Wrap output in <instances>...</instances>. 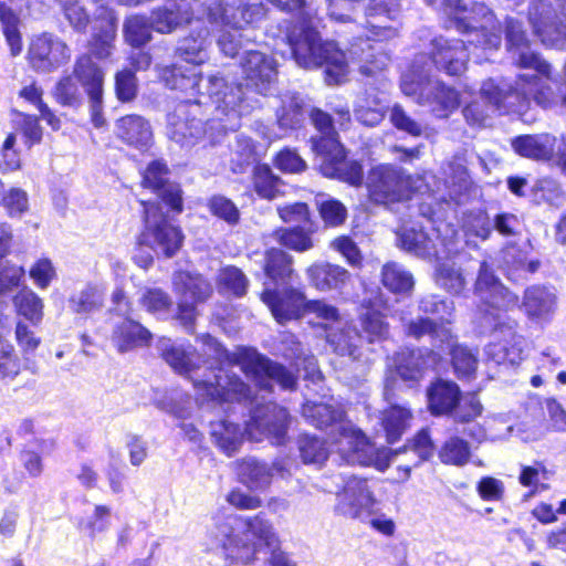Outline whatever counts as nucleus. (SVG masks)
I'll return each instance as SVG.
<instances>
[{
	"label": "nucleus",
	"instance_id": "nucleus-1",
	"mask_svg": "<svg viewBox=\"0 0 566 566\" xmlns=\"http://www.w3.org/2000/svg\"><path fill=\"white\" fill-rule=\"evenodd\" d=\"M209 534L229 557L242 564L251 563L261 547L273 546L276 542L271 525L259 516L216 521Z\"/></svg>",
	"mask_w": 566,
	"mask_h": 566
},
{
	"label": "nucleus",
	"instance_id": "nucleus-2",
	"mask_svg": "<svg viewBox=\"0 0 566 566\" xmlns=\"http://www.w3.org/2000/svg\"><path fill=\"white\" fill-rule=\"evenodd\" d=\"M314 126L319 136L312 138L313 150L321 158V171L329 178L340 179L352 186L363 181V168L357 161L345 159L343 146L336 138L331 116L319 109L311 113Z\"/></svg>",
	"mask_w": 566,
	"mask_h": 566
},
{
	"label": "nucleus",
	"instance_id": "nucleus-3",
	"mask_svg": "<svg viewBox=\"0 0 566 566\" xmlns=\"http://www.w3.org/2000/svg\"><path fill=\"white\" fill-rule=\"evenodd\" d=\"M290 42L298 65L306 69L325 65V81L329 85L346 81L348 64L335 43H322L313 29L302 30L298 36H291Z\"/></svg>",
	"mask_w": 566,
	"mask_h": 566
},
{
	"label": "nucleus",
	"instance_id": "nucleus-4",
	"mask_svg": "<svg viewBox=\"0 0 566 566\" xmlns=\"http://www.w3.org/2000/svg\"><path fill=\"white\" fill-rule=\"evenodd\" d=\"M332 444L339 457L349 464L374 467L385 471L390 465L391 451L376 449L367 437L350 423L337 426Z\"/></svg>",
	"mask_w": 566,
	"mask_h": 566
},
{
	"label": "nucleus",
	"instance_id": "nucleus-5",
	"mask_svg": "<svg viewBox=\"0 0 566 566\" xmlns=\"http://www.w3.org/2000/svg\"><path fill=\"white\" fill-rule=\"evenodd\" d=\"M144 230L139 234L140 247L149 248L155 254L171 258L182 245L184 235L179 228L169 223L157 202H143Z\"/></svg>",
	"mask_w": 566,
	"mask_h": 566
},
{
	"label": "nucleus",
	"instance_id": "nucleus-6",
	"mask_svg": "<svg viewBox=\"0 0 566 566\" xmlns=\"http://www.w3.org/2000/svg\"><path fill=\"white\" fill-rule=\"evenodd\" d=\"M366 188L373 202L387 206L409 200L417 187L413 178L400 168L381 164L369 170Z\"/></svg>",
	"mask_w": 566,
	"mask_h": 566
},
{
	"label": "nucleus",
	"instance_id": "nucleus-7",
	"mask_svg": "<svg viewBox=\"0 0 566 566\" xmlns=\"http://www.w3.org/2000/svg\"><path fill=\"white\" fill-rule=\"evenodd\" d=\"M401 88L405 95L415 97L419 104L430 105L440 117L448 116L460 103L457 92L429 77L416 80L413 75H405Z\"/></svg>",
	"mask_w": 566,
	"mask_h": 566
},
{
	"label": "nucleus",
	"instance_id": "nucleus-8",
	"mask_svg": "<svg viewBox=\"0 0 566 566\" xmlns=\"http://www.w3.org/2000/svg\"><path fill=\"white\" fill-rule=\"evenodd\" d=\"M174 289L179 297L177 319L191 331L198 315L196 304L211 296L212 285L200 274L181 271L174 276Z\"/></svg>",
	"mask_w": 566,
	"mask_h": 566
},
{
	"label": "nucleus",
	"instance_id": "nucleus-9",
	"mask_svg": "<svg viewBox=\"0 0 566 566\" xmlns=\"http://www.w3.org/2000/svg\"><path fill=\"white\" fill-rule=\"evenodd\" d=\"M378 501L367 479L349 476L336 493L335 510L346 517L361 518L369 516Z\"/></svg>",
	"mask_w": 566,
	"mask_h": 566
},
{
	"label": "nucleus",
	"instance_id": "nucleus-10",
	"mask_svg": "<svg viewBox=\"0 0 566 566\" xmlns=\"http://www.w3.org/2000/svg\"><path fill=\"white\" fill-rule=\"evenodd\" d=\"M28 59L41 72H53L71 59V50L59 36L42 33L31 40Z\"/></svg>",
	"mask_w": 566,
	"mask_h": 566
},
{
	"label": "nucleus",
	"instance_id": "nucleus-11",
	"mask_svg": "<svg viewBox=\"0 0 566 566\" xmlns=\"http://www.w3.org/2000/svg\"><path fill=\"white\" fill-rule=\"evenodd\" d=\"M242 369L262 389H268L271 380L284 389H293L296 384L295 377L283 366L271 363L254 350H245Z\"/></svg>",
	"mask_w": 566,
	"mask_h": 566
},
{
	"label": "nucleus",
	"instance_id": "nucleus-12",
	"mask_svg": "<svg viewBox=\"0 0 566 566\" xmlns=\"http://www.w3.org/2000/svg\"><path fill=\"white\" fill-rule=\"evenodd\" d=\"M505 32L507 50L511 52L517 65L534 69L545 76L546 80H549L551 65L531 51L530 41L526 38L525 31L522 29V23L513 18H507L505 20Z\"/></svg>",
	"mask_w": 566,
	"mask_h": 566
},
{
	"label": "nucleus",
	"instance_id": "nucleus-13",
	"mask_svg": "<svg viewBox=\"0 0 566 566\" xmlns=\"http://www.w3.org/2000/svg\"><path fill=\"white\" fill-rule=\"evenodd\" d=\"M287 418L286 410L276 405L269 403L258 408L247 427V434L255 441L269 437L275 443H281L286 432Z\"/></svg>",
	"mask_w": 566,
	"mask_h": 566
},
{
	"label": "nucleus",
	"instance_id": "nucleus-14",
	"mask_svg": "<svg viewBox=\"0 0 566 566\" xmlns=\"http://www.w3.org/2000/svg\"><path fill=\"white\" fill-rule=\"evenodd\" d=\"M553 8L548 1L533 0L528 8V21L542 43L562 49L566 44V25L552 21Z\"/></svg>",
	"mask_w": 566,
	"mask_h": 566
},
{
	"label": "nucleus",
	"instance_id": "nucleus-15",
	"mask_svg": "<svg viewBox=\"0 0 566 566\" xmlns=\"http://www.w3.org/2000/svg\"><path fill=\"white\" fill-rule=\"evenodd\" d=\"M261 300L269 306L273 317L279 323H284L303 315L305 295L297 290L272 291L269 283H265V290L261 294Z\"/></svg>",
	"mask_w": 566,
	"mask_h": 566
},
{
	"label": "nucleus",
	"instance_id": "nucleus-16",
	"mask_svg": "<svg viewBox=\"0 0 566 566\" xmlns=\"http://www.w3.org/2000/svg\"><path fill=\"white\" fill-rule=\"evenodd\" d=\"M474 291L482 301L499 310H509L517 304V296L499 282L486 263L480 268Z\"/></svg>",
	"mask_w": 566,
	"mask_h": 566
},
{
	"label": "nucleus",
	"instance_id": "nucleus-17",
	"mask_svg": "<svg viewBox=\"0 0 566 566\" xmlns=\"http://www.w3.org/2000/svg\"><path fill=\"white\" fill-rule=\"evenodd\" d=\"M433 63L451 75L461 74L468 62V49L462 40L438 38L433 41Z\"/></svg>",
	"mask_w": 566,
	"mask_h": 566
},
{
	"label": "nucleus",
	"instance_id": "nucleus-18",
	"mask_svg": "<svg viewBox=\"0 0 566 566\" xmlns=\"http://www.w3.org/2000/svg\"><path fill=\"white\" fill-rule=\"evenodd\" d=\"M168 169L163 161H153L145 170L143 185L153 189L177 212L182 210V198L179 186L167 182Z\"/></svg>",
	"mask_w": 566,
	"mask_h": 566
},
{
	"label": "nucleus",
	"instance_id": "nucleus-19",
	"mask_svg": "<svg viewBox=\"0 0 566 566\" xmlns=\"http://www.w3.org/2000/svg\"><path fill=\"white\" fill-rule=\"evenodd\" d=\"M263 15L260 6L250 9L226 8L220 0H210L207 7V17L210 23L228 27L232 30L243 29Z\"/></svg>",
	"mask_w": 566,
	"mask_h": 566
},
{
	"label": "nucleus",
	"instance_id": "nucleus-20",
	"mask_svg": "<svg viewBox=\"0 0 566 566\" xmlns=\"http://www.w3.org/2000/svg\"><path fill=\"white\" fill-rule=\"evenodd\" d=\"M480 95L489 104L485 108H482L478 102H473L463 109L467 122L479 126L485 124L491 111L500 107L510 98L509 91L495 84L492 80L483 82Z\"/></svg>",
	"mask_w": 566,
	"mask_h": 566
},
{
	"label": "nucleus",
	"instance_id": "nucleus-21",
	"mask_svg": "<svg viewBox=\"0 0 566 566\" xmlns=\"http://www.w3.org/2000/svg\"><path fill=\"white\" fill-rule=\"evenodd\" d=\"M443 12L454 20L459 29L474 28L473 23L493 21V14L483 4L470 0H443Z\"/></svg>",
	"mask_w": 566,
	"mask_h": 566
},
{
	"label": "nucleus",
	"instance_id": "nucleus-22",
	"mask_svg": "<svg viewBox=\"0 0 566 566\" xmlns=\"http://www.w3.org/2000/svg\"><path fill=\"white\" fill-rule=\"evenodd\" d=\"M400 4L398 0H373L368 11V24L371 28V35L379 40L396 36L397 29L388 25L387 20H395L399 14Z\"/></svg>",
	"mask_w": 566,
	"mask_h": 566
},
{
	"label": "nucleus",
	"instance_id": "nucleus-23",
	"mask_svg": "<svg viewBox=\"0 0 566 566\" xmlns=\"http://www.w3.org/2000/svg\"><path fill=\"white\" fill-rule=\"evenodd\" d=\"M192 381L199 391L211 399L250 398L249 387L238 378L214 376V381L198 378H192Z\"/></svg>",
	"mask_w": 566,
	"mask_h": 566
},
{
	"label": "nucleus",
	"instance_id": "nucleus-24",
	"mask_svg": "<svg viewBox=\"0 0 566 566\" xmlns=\"http://www.w3.org/2000/svg\"><path fill=\"white\" fill-rule=\"evenodd\" d=\"M509 93L510 97L516 95L525 101L533 99L543 108L551 107L557 99L552 86L538 76L521 75L516 81L514 92Z\"/></svg>",
	"mask_w": 566,
	"mask_h": 566
},
{
	"label": "nucleus",
	"instance_id": "nucleus-25",
	"mask_svg": "<svg viewBox=\"0 0 566 566\" xmlns=\"http://www.w3.org/2000/svg\"><path fill=\"white\" fill-rule=\"evenodd\" d=\"M153 334L137 321L126 318L114 331L113 342L120 353L149 346Z\"/></svg>",
	"mask_w": 566,
	"mask_h": 566
},
{
	"label": "nucleus",
	"instance_id": "nucleus-26",
	"mask_svg": "<svg viewBox=\"0 0 566 566\" xmlns=\"http://www.w3.org/2000/svg\"><path fill=\"white\" fill-rule=\"evenodd\" d=\"M556 137L548 134L525 135L515 138L512 142V147L523 157L536 160H549L556 151Z\"/></svg>",
	"mask_w": 566,
	"mask_h": 566
},
{
	"label": "nucleus",
	"instance_id": "nucleus-27",
	"mask_svg": "<svg viewBox=\"0 0 566 566\" xmlns=\"http://www.w3.org/2000/svg\"><path fill=\"white\" fill-rule=\"evenodd\" d=\"M73 75L85 90L88 98L103 95L104 72L92 61L91 55L78 56L73 66Z\"/></svg>",
	"mask_w": 566,
	"mask_h": 566
},
{
	"label": "nucleus",
	"instance_id": "nucleus-28",
	"mask_svg": "<svg viewBox=\"0 0 566 566\" xmlns=\"http://www.w3.org/2000/svg\"><path fill=\"white\" fill-rule=\"evenodd\" d=\"M311 283L319 291L340 289L350 279L349 272L340 265L315 263L306 270Z\"/></svg>",
	"mask_w": 566,
	"mask_h": 566
},
{
	"label": "nucleus",
	"instance_id": "nucleus-29",
	"mask_svg": "<svg viewBox=\"0 0 566 566\" xmlns=\"http://www.w3.org/2000/svg\"><path fill=\"white\" fill-rule=\"evenodd\" d=\"M522 307L528 317L545 319L555 311L556 295L545 286H531L525 291Z\"/></svg>",
	"mask_w": 566,
	"mask_h": 566
},
{
	"label": "nucleus",
	"instance_id": "nucleus-30",
	"mask_svg": "<svg viewBox=\"0 0 566 566\" xmlns=\"http://www.w3.org/2000/svg\"><path fill=\"white\" fill-rule=\"evenodd\" d=\"M117 136L137 148L148 147L153 139L149 124L142 116L127 115L116 123Z\"/></svg>",
	"mask_w": 566,
	"mask_h": 566
},
{
	"label": "nucleus",
	"instance_id": "nucleus-31",
	"mask_svg": "<svg viewBox=\"0 0 566 566\" xmlns=\"http://www.w3.org/2000/svg\"><path fill=\"white\" fill-rule=\"evenodd\" d=\"M243 72L256 86L271 83L276 75L275 65L272 59L259 51H249L242 60Z\"/></svg>",
	"mask_w": 566,
	"mask_h": 566
},
{
	"label": "nucleus",
	"instance_id": "nucleus-32",
	"mask_svg": "<svg viewBox=\"0 0 566 566\" xmlns=\"http://www.w3.org/2000/svg\"><path fill=\"white\" fill-rule=\"evenodd\" d=\"M208 93L213 98L217 107L222 109L223 113H231L235 116L239 114L237 108L242 101L241 86H231L222 77H212L209 80Z\"/></svg>",
	"mask_w": 566,
	"mask_h": 566
},
{
	"label": "nucleus",
	"instance_id": "nucleus-33",
	"mask_svg": "<svg viewBox=\"0 0 566 566\" xmlns=\"http://www.w3.org/2000/svg\"><path fill=\"white\" fill-rule=\"evenodd\" d=\"M438 355L429 352L424 356L421 350L402 353L398 364V373L405 380H419L424 370L433 368L438 363Z\"/></svg>",
	"mask_w": 566,
	"mask_h": 566
},
{
	"label": "nucleus",
	"instance_id": "nucleus-34",
	"mask_svg": "<svg viewBox=\"0 0 566 566\" xmlns=\"http://www.w3.org/2000/svg\"><path fill=\"white\" fill-rule=\"evenodd\" d=\"M210 31L202 25H197L191 33L179 44L177 52L187 63L199 65L205 62L206 48L209 43Z\"/></svg>",
	"mask_w": 566,
	"mask_h": 566
},
{
	"label": "nucleus",
	"instance_id": "nucleus-35",
	"mask_svg": "<svg viewBox=\"0 0 566 566\" xmlns=\"http://www.w3.org/2000/svg\"><path fill=\"white\" fill-rule=\"evenodd\" d=\"M459 388L454 382L438 380L428 389L431 411L436 415L451 411L459 401Z\"/></svg>",
	"mask_w": 566,
	"mask_h": 566
},
{
	"label": "nucleus",
	"instance_id": "nucleus-36",
	"mask_svg": "<svg viewBox=\"0 0 566 566\" xmlns=\"http://www.w3.org/2000/svg\"><path fill=\"white\" fill-rule=\"evenodd\" d=\"M411 412L400 406L392 405L382 412L381 424L386 432L387 441L394 443L400 439L409 427Z\"/></svg>",
	"mask_w": 566,
	"mask_h": 566
},
{
	"label": "nucleus",
	"instance_id": "nucleus-37",
	"mask_svg": "<svg viewBox=\"0 0 566 566\" xmlns=\"http://www.w3.org/2000/svg\"><path fill=\"white\" fill-rule=\"evenodd\" d=\"M186 22H190V15L180 4L157 9L151 15V28L159 33H170Z\"/></svg>",
	"mask_w": 566,
	"mask_h": 566
},
{
	"label": "nucleus",
	"instance_id": "nucleus-38",
	"mask_svg": "<svg viewBox=\"0 0 566 566\" xmlns=\"http://www.w3.org/2000/svg\"><path fill=\"white\" fill-rule=\"evenodd\" d=\"M202 128L199 120H184L177 115L169 116L168 136L182 146H189L201 135Z\"/></svg>",
	"mask_w": 566,
	"mask_h": 566
},
{
	"label": "nucleus",
	"instance_id": "nucleus-39",
	"mask_svg": "<svg viewBox=\"0 0 566 566\" xmlns=\"http://www.w3.org/2000/svg\"><path fill=\"white\" fill-rule=\"evenodd\" d=\"M211 434L217 446L229 455L238 450L243 439L239 427L229 421L213 423Z\"/></svg>",
	"mask_w": 566,
	"mask_h": 566
},
{
	"label": "nucleus",
	"instance_id": "nucleus-40",
	"mask_svg": "<svg viewBox=\"0 0 566 566\" xmlns=\"http://www.w3.org/2000/svg\"><path fill=\"white\" fill-rule=\"evenodd\" d=\"M18 313L38 325L43 318V301L31 290H23L13 297Z\"/></svg>",
	"mask_w": 566,
	"mask_h": 566
},
{
	"label": "nucleus",
	"instance_id": "nucleus-41",
	"mask_svg": "<svg viewBox=\"0 0 566 566\" xmlns=\"http://www.w3.org/2000/svg\"><path fill=\"white\" fill-rule=\"evenodd\" d=\"M238 474L241 481L250 488H263L271 481L270 470L253 459L243 460L238 465Z\"/></svg>",
	"mask_w": 566,
	"mask_h": 566
},
{
	"label": "nucleus",
	"instance_id": "nucleus-42",
	"mask_svg": "<svg viewBox=\"0 0 566 566\" xmlns=\"http://www.w3.org/2000/svg\"><path fill=\"white\" fill-rule=\"evenodd\" d=\"M253 187L255 192L268 200H273L280 196V179L273 175L272 170L264 165L256 166L253 170Z\"/></svg>",
	"mask_w": 566,
	"mask_h": 566
},
{
	"label": "nucleus",
	"instance_id": "nucleus-43",
	"mask_svg": "<svg viewBox=\"0 0 566 566\" xmlns=\"http://www.w3.org/2000/svg\"><path fill=\"white\" fill-rule=\"evenodd\" d=\"M439 458L444 464L462 467L471 458L469 443L458 437L450 438L441 448Z\"/></svg>",
	"mask_w": 566,
	"mask_h": 566
},
{
	"label": "nucleus",
	"instance_id": "nucleus-44",
	"mask_svg": "<svg viewBox=\"0 0 566 566\" xmlns=\"http://www.w3.org/2000/svg\"><path fill=\"white\" fill-rule=\"evenodd\" d=\"M291 256L279 249H271L266 253L265 273L273 282L284 281L291 273Z\"/></svg>",
	"mask_w": 566,
	"mask_h": 566
},
{
	"label": "nucleus",
	"instance_id": "nucleus-45",
	"mask_svg": "<svg viewBox=\"0 0 566 566\" xmlns=\"http://www.w3.org/2000/svg\"><path fill=\"white\" fill-rule=\"evenodd\" d=\"M382 283L394 293H408L413 287V279L396 263H388L382 269Z\"/></svg>",
	"mask_w": 566,
	"mask_h": 566
},
{
	"label": "nucleus",
	"instance_id": "nucleus-46",
	"mask_svg": "<svg viewBox=\"0 0 566 566\" xmlns=\"http://www.w3.org/2000/svg\"><path fill=\"white\" fill-rule=\"evenodd\" d=\"M311 234V231L301 228L280 229L274 233L279 243L297 252H304L314 247Z\"/></svg>",
	"mask_w": 566,
	"mask_h": 566
},
{
	"label": "nucleus",
	"instance_id": "nucleus-47",
	"mask_svg": "<svg viewBox=\"0 0 566 566\" xmlns=\"http://www.w3.org/2000/svg\"><path fill=\"white\" fill-rule=\"evenodd\" d=\"M384 307L381 300L370 302L366 313L361 318L363 331L366 337L371 342L376 337H381L387 332V326L382 321L379 310Z\"/></svg>",
	"mask_w": 566,
	"mask_h": 566
},
{
	"label": "nucleus",
	"instance_id": "nucleus-48",
	"mask_svg": "<svg viewBox=\"0 0 566 566\" xmlns=\"http://www.w3.org/2000/svg\"><path fill=\"white\" fill-rule=\"evenodd\" d=\"M218 286L220 291L242 296L247 292L248 279L240 269L227 266L218 275Z\"/></svg>",
	"mask_w": 566,
	"mask_h": 566
},
{
	"label": "nucleus",
	"instance_id": "nucleus-49",
	"mask_svg": "<svg viewBox=\"0 0 566 566\" xmlns=\"http://www.w3.org/2000/svg\"><path fill=\"white\" fill-rule=\"evenodd\" d=\"M75 313H91L103 305V292L97 286H87L70 300Z\"/></svg>",
	"mask_w": 566,
	"mask_h": 566
},
{
	"label": "nucleus",
	"instance_id": "nucleus-50",
	"mask_svg": "<svg viewBox=\"0 0 566 566\" xmlns=\"http://www.w3.org/2000/svg\"><path fill=\"white\" fill-rule=\"evenodd\" d=\"M437 282L452 294H459L465 286V277L454 264H442L438 270Z\"/></svg>",
	"mask_w": 566,
	"mask_h": 566
},
{
	"label": "nucleus",
	"instance_id": "nucleus-51",
	"mask_svg": "<svg viewBox=\"0 0 566 566\" xmlns=\"http://www.w3.org/2000/svg\"><path fill=\"white\" fill-rule=\"evenodd\" d=\"M23 266L8 260H0V296L17 289L24 277Z\"/></svg>",
	"mask_w": 566,
	"mask_h": 566
},
{
	"label": "nucleus",
	"instance_id": "nucleus-52",
	"mask_svg": "<svg viewBox=\"0 0 566 566\" xmlns=\"http://www.w3.org/2000/svg\"><path fill=\"white\" fill-rule=\"evenodd\" d=\"M546 480H548V472L542 463L535 462L533 465H522L518 481L523 486L532 488L533 494L548 488L547 484L543 483Z\"/></svg>",
	"mask_w": 566,
	"mask_h": 566
},
{
	"label": "nucleus",
	"instance_id": "nucleus-53",
	"mask_svg": "<svg viewBox=\"0 0 566 566\" xmlns=\"http://www.w3.org/2000/svg\"><path fill=\"white\" fill-rule=\"evenodd\" d=\"M165 360L179 374L188 375L196 367L199 357L180 347H172L164 353Z\"/></svg>",
	"mask_w": 566,
	"mask_h": 566
},
{
	"label": "nucleus",
	"instance_id": "nucleus-54",
	"mask_svg": "<svg viewBox=\"0 0 566 566\" xmlns=\"http://www.w3.org/2000/svg\"><path fill=\"white\" fill-rule=\"evenodd\" d=\"M125 38L134 46L146 44L150 40V27L145 18L139 15L128 18L125 23Z\"/></svg>",
	"mask_w": 566,
	"mask_h": 566
},
{
	"label": "nucleus",
	"instance_id": "nucleus-55",
	"mask_svg": "<svg viewBox=\"0 0 566 566\" xmlns=\"http://www.w3.org/2000/svg\"><path fill=\"white\" fill-rule=\"evenodd\" d=\"M115 34V25L111 21H107L102 30V33L95 34L93 36V40L90 44L91 53L99 60L108 57L112 53Z\"/></svg>",
	"mask_w": 566,
	"mask_h": 566
},
{
	"label": "nucleus",
	"instance_id": "nucleus-56",
	"mask_svg": "<svg viewBox=\"0 0 566 566\" xmlns=\"http://www.w3.org/2000/svg\"><path fill=\"white\" fill-rule=\"evenodd\" d=\"M300 453L304 463L311 464H322L328 455L321 440L307 436L300 439Z\"/></svg>",
	"mask_w": 566,
	"mask_h": 566
},
{
	"label": "nucleus",
	"instance_id": "nucleus-57",
	"mask_svg": "<svg viewBox=\"0 0 566 566\" xmlns=\"http://www.w3.org/2000/svg\"><path fill=\"white\" fill-rule=\"evenodd\" d=\"M20 371L14 347L0 335V378H13Z\"/></svg>",
	"mask_w": 566,
	"mask_h": 566
},
{
	"label": "nucleus",
	"instance_id": "nucleus-58",
	"mask_svg": "<svg viewBox=\"0 0 566 566\" xmlns=\"http://www.w3.org/2000/svg\"><path fill=\"white\" fill-rule=\"evenodd\" d=\"M329 247L338 252L352 266H360L363 254L356 242L347 235H340L331 241Z\"/></svg>",
	"mask_w": 566,
	"mask_h": 566
},
{
	"label": "nucleus",
	"instance_id": "nucleus-59",
	"mask_svg": "<svg viewBox=\"0 0 566 566\" xmlns=\"http://www.w3.org/2000/svg\"><path fill=\"white\" fill-rule=\"evenodd\" d=\"M303 415L317 427L332 424L340 418V412H336L326 403H305Z\"/></svg>",
	"mask_w": 566,
	"mask_h": 566
},
{
	"label": "nucleus",
	"instance_id": "nucleus-60",
	"mask_svg": "<svg viewBox=\"0 0 566 566\" xmlns=\"http://www.w3.org/2000/svg\"><path fill=\"white\" fill-rule=\"evenodd\" d=\"M373 48L368 45V51L361 49L359 56V72L366 76H373L381 72L388 64L389 57L387 54L371 52Z\"/></svg>",
	"mask_w": 566,
	"mask_h": 566
},
{
	"label": "nucleus",
	"instance_id": "nucleus-61",
	"mask_svg": "<svg viewBox=\"0 0 566 566\" xmlns=\"http://www.w3.org/2000/svg\"><path fill=\"white\" fill-rule=\"evenodd\" d=\"M452 364L455 373L461 377L471 376L476 368L475 356L462 346H455L452 349Z\"/></svg>",
	"mask_w": 566,
	"mask_h": 566
},
{
	"label": "nucleus",
	"instance_id": "nucleus-62",
	"mask_svg": "<svg viewBox=\"0 0 566 566\" xmlns=\"http://www.w3.org/2000/svg\"><path fill=\"white\" fill-rule=\"evenodd\" d=\"M210 211L227 221L228 223H237L240 218V212L235 205L226 197L217 196L209 201Z\"/></svg>",
	"mask_w": 566,
	"mask_h": 566
},
{
	"label": "nucleus",
	"instance_id": "nucleus-63",
	"mask_svg": "<svg viewBox=\"0 0 566 566\" xmlns=\"http://www.w3.org/2000/svg\"><path fill=\"white\" fill-rule=\"evenodd\" d=\"M55 97L63 106H76L82 99L81 92L71 77L62 78L57 83Z\"/></svg>",
	"mask_w": 566,
	"mask_h": 566
},
{
	"label": "nucleus",
	"instance_id": "nucleus-64",
	"mask_svg": "<svg viewBox=\"0 0 566 566\" xmlns=\"http://www.w3.org/2000/svg\"><path fill=\"white\" fill-rule=\"evenodd\" d=\"M319 214L329 227H337L346 220L347 211L337 200H326L319 205Z\"/></svg>",
	"mask_w": 566,
	"mask_h": 566
}]
</instances>
